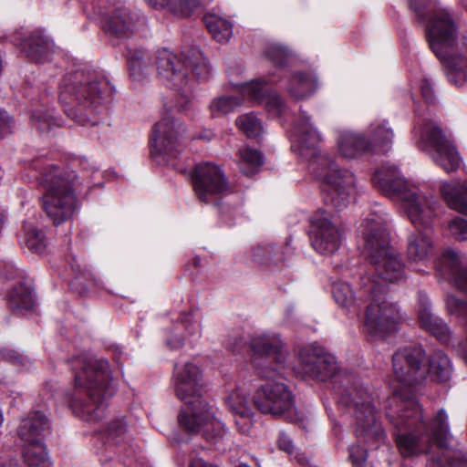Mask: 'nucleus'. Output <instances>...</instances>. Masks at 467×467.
Here are the masks:
<instances>
[{
    "mask_svg": "<svg viewBox=\"0 0 467 467\" xmlns=\"http://www.w3.org/2000/svg\"><path fill=\"white\" fill-rule=\"evenodd\" d=\"M341 402L353 409L358 438L372 448L379 447L385 440V433L377 420L371 396L365 390L354 389L342 396Z\"/></svg>",
    "mask_w": 467,
    "mask_h": 467,
    "instance_id": "12",
    "label": "nucleus"
},
{
    "mask_svg": "<svg viewBox=\"0 0 467 467\" xmlns=\"http://www.w3.org/2000/svg\"><path fill=\"white\" fill-rule=\"evenodd\" d=\"M366 142L369 152L385 153L393 143L394 131L387 120H375L368 127Z\"/></svg>",
    "mask_w": 467,
    "mask_h": 467,
    "instance_id": "24",
    "label": "nucleus"
},
{
    "mask_svg": "<svg viewBox=\"0 0 467 467\" xmlns=\"http://www.w3.org/2000/svg\"><path fill=\"white\" fill-rule=\"evenodd\" d=\"M59 99L62 103L70 104L74 101L85 108H96L102 100L99 83L91 79L84 72H76L64 79Z\"/></svg>",
    "mask_w": 467,
    "mask_h": 467,
    "instance_id": "15",
    "label": "nucleus"
},
{
    "mask_svg": "<svg viewBox=\"0 0 467 467\" xmlns=\"http://www.w3.org/2000/svg\"><path fill=\"white\" fill-rule=\"evenodd\" d=\"M461 1H462V3L463 6H464V7L466 8V10H467V0H461Z\"/></svg>",
    "mask_w": 467,
    "mask_h": 467,
    "instance_id": "60",
    "label": "nucleus"
},
{
    "mask_svg": "<svg viewBox=\"0 0 467 467\" xmlns=\"http://www.w3.org/2000/svg\"><path fill=\"white\" fill-rule=\"evenodd\" d=\"M236 157L240 171L247 176H252L258 172L265 163L262 152L249 146L240 148Z\"/></svg>",
    "mask_w": 467,
    "mask_h": 467,
    "instance_id": "29",
    "label": "nucleus"
},
{
    "mask_svg": "<svg viewBox=\"0 0 467 467\" xmlns=\"http://www.w3.org/2000/svg\"><path fill=\"white\" fill-rule=\"evenodd\" d=\"M265 55L275 65L283 66L285 64L290 53L285 47L274 43L268 46Z\"/></svg>",
    "mask_w": 467,
    "mask_h": 467,
    "instance_id": "44",
    "label": "nucleus"
},
{
    "mask_svg": "<svg viewBox=\"0 0 467 467\" xmlns=\"http://www.w3.org/2000/svg\"><path fill=\"white\" fill-rule=\"evenodd\" d=\"M254 352V363L259 374L265 381L258 386L253 396L255 408L263 414H269L289 422H303L299 416L295 395L281 378L275 379L277 368H272L268 362H275L278 367L285 363L286 353L283 349V343L275 335H261L254 337L250 342Z\"/></svg>",
    "mask_w": 467,
    "mask_h": 467,
    "instance_id": "2",
    "label": "nucleus"
},
{
    "mask_svg": "<svg viewBox=\"0 0 467 467\" xmlns=\"http://www.w3.org/2000/svg\"><path fill=\"white\" fill-rule=\"evenodd\" d=\"M420 90H421L422 97L425 99L426 102H428V103L433 102L434 93H433V89H432L431 85L429 82V80L425 79L422 81V83L420 85Z\"/></svg>",
    "mask_w": 467,
    "mask_h": 467,
    "instance_id": "54",
    "label": "nucleus"
},
{
    "mask_svg": "<svg viewBox=\"0 0 467 467\" xmlns=\"http://www.w3.org/2000/svg\"><path fill=\"white\" fill-rule=\"evenodd\" d=\"M204 22L207 29L216 41L225 43L232 37L233 26L226 19L213 14H208L204 17Z\"/></svg>",
    "mask_w": 467,
    "mask_h": 467,
    "instance_id": "33",
    "label": "nucleus"
},
{
    "mask_svg": "<svg viewBox=\"0 0 467 467\" xmlns=\"http://www.w3.org/2000/svg\"><path fill=\"white\" fill-rule=\"evenodd\" d=\"M317 87V83L315 76L311 73L298 72L290 78L286 89L296 99H303L312 95Z\"/></svg>",
    "mask_w": 467,
    "mask_h": 467,
    "instance_id": "28",
    "label": "nucleus"
},
{
    "mask_svg": "<svg viewBox=\"0 0 467 467\" xmlns=\"http://www.w3.org/2000/svg\"><path fill=\"white\" fill-rule=\"evenodd\" d=\"M0 467H15V466L10 465V464H9V465H7V464H4V465H2V466H0Z\"/></svg>",
    "mask_w": 467,
    "mask_h": 467,
    "instance_id": "62",
    "label": "nucleus"
},
{
    "mask_svg": "<svg viewBox=\"0 0 467 467\" xmlns=\"http://www.w3.org/2000/svg\"><path fill=\"white\" fill-rule=\"evenodd\" d=\"M180 135L181 130L176 128L171 118H163L157 122L150 140L151 157L159 163L169 162L175 158L180 150Z\"/></svg>",
    "mask_w": 467,
    "mask_h": 467,
    "instance_id": "16",
    "label": "nucleus"
},
{
    "mask_svg": "<svg viewBox=\"0 0 467 467\" xmlns=\"http://www.w3.org/2000/svg\"><path fill=\"white\" fill-rule=\"evenodd\" d=\"M155 8L167 7L171 12L189 16L200 5V0H146Z\"/></svg>",
    "mask_w": 467,
    "mask_h": 467,
    "instance_id": "34",
    "label": "nucleus"
},
{
    "mask_svg": "<svg viewBox=\"0 0 467 467\" xmlns=\"http://www.w3.org/2000/svg\"><path fill=\"white\" fill-rule=\"evenodd\" d=\"M225 402L238 431L243 434L249 433L254 425V413L249 405L246 389L243 387L235 388L227 395Z\"/></svg>",
    "mask_w": 467,
    "mask_h": 467,
    "instance_id": "22",
    "label": "nucleus"
},
{
    "mask_svg": "<svg viewBox=\"0 0 467 467\" xmlns=\"http://www.w3.org/2000/svg\"><path fill=\"white\" fill-rule=\"evenodd\" d=\"M7 302L14 310L29 309L34 305L33 289L25 284H18L8 291Z\"/></svg>",
    "mask_w": 467,
    "mask_h": 467,
    "instance_id": "31",
    "label": "nucleus"
},
{
    "mask_svg": "<svg viewBox=\"0 0 467 467\" xmlns=\"http://www.w3.org/2000/svg\"><path fill=\"white\" fill-rule=\"evenodd\" d=\"M332 295L336 303L343 308H350L358 300L350 285L345 282L334 283Z\"/></svg>",
    "mask_w": 467,
    "mask_h": 467,
    "instance_id": "37",
    "label": "nucleus"
},
{
    "mask_svg": "<svg viewBox=\"0 0 467 467\" xmlns=\"http://www.w3.org/2000/svg\"><path fill=\"white\" fill-rule=\"evenodd\" d=\"M23 458L29 467H46L48 465L47 453L44 442L23 444Z\"/></svg>",
    "mask_w": 467,
    "mask_h": 467,
    "instance_id": "35",
    "label": "nucleus"
},
{
    "mask_svg": "<svg viewBox=\"0 0 467 467\" xmlns=\"http://www.w3.org/2000/svg\"><path fill=\"white\" fill-rule=\"evenodd\" d=\"M239 467H248L246 464H241Z\"/></svg>",
    "mask_w": 467,
    "mask_h": 467,
    "instance_id": "63",
    "label": "nucleus"
},
{
    "mask_svg": "<svg viewBox=\"0 0 467 467\" xmlns=\"http://www.w3.org/2000/svg\"><path fill=\"white\" fill-rule=\"evenodd\" d=\"M457 27L445 9H439L428 24L432 51L444 64L447 78L456 86L467 81V33L456 36Z\"/></svg>",
    "mask_w": 467,
    "mask_h": 467,
    "instance_id": "6",
    "label": "nucleus"
},
{
    "mask_svg": "<svg viewBox=\"0 0 467 467\" xmlns=\"http://www.w3.org/2000/svg\"><path fill=\"white\" fill-rule=\"evenodd\" d=\"M235 88L242 94V97L222 96L213 100L210 108L213 117H220L232 112L241 106L244 99L263 103L272 116L284 114L285 106L282 98L262 79L238 84L235 85Z\"/></svg>",
    "mask_w": 467,
    "mask_h": 467,
    "instance_id": "11",
    "label": "nucleus"
},
{
    "mask_svg": "<svg viewBox=\"0 0 467 467\" xmlns=\"http://www.w3.org/2000/svg\"><path fill=\"white\" fill-rule=\"evenodd\" d=\"M450 234L458 241L467 240V221L456 217L449 223Z\"/></svg>",
    "mask_w": 467,
    "mask_h": 467,
    "instance_id": "46",
    "label": "nucleus"
},
{
    "mask_svg": "<svg viewBox=\"0 0 467 467\" xmlns=\"http://www.w3.org/2000/svg\"><path fill=\"white\" fill-rule=\"evenodd\" d=\"M192 180L195 193L203 202H208L214 195L229 189L220 167L210 162L197 165Z\"/></svg>",
    "mask_w": 467,
    "mask_h": 467,
    "instance_id": "18",
    "label": "nucleus"
},
{
    "mask_svg": "<svg viewBox=\"0 0 467 467\" xmlns=\"http://www.w3.org/2000/svg\"><path fill=\"white\" fill-rule=\"evenodd\" d=\"M410 6L413 9L418 15H421V10L426 7L431 0H409Z\"/></svg>",
    "mask_w": 467,
    "mask_h": 467,
    "instance_id": "55",
    "label": "nucleus"
},
{
    "mask_svg": "<svg viewBox=\"0 0 467 467\" xmlns=\"http://www.w3.org/2000/svg\"><path fill=\"white\" fill-rule=\"evenodd\" d=\"M235 122L248 138H258L263 133V125L254 113L243 114L236 119Z\"/></svg>",
    "mask_w": 467,
    "mask_h": 467,
    "instance_id": "36",
    "label": "nucleus"
},
{
    "mask_svg": "<svg viewBox=\"0 0 467 467\" xmlns=\"http://www.w3.org/2000/svg\"><path fill=\"white\" fill-rule=\"evenodd\" d=\"M0 355L3 359L10 362L18 369L27 368L31 364L30 360L26 357L10 348H2L0 350Z\"/></svg>",
    "mask_w": 467,
    "mask_h": 467,
    "instance_id": "43",
    "label": "nucleus"
},
{
    "mask_svg": "<svg viewBox=\"0 0 467 467\" xmlns=\"http://www.w3.org/2000/svg\"><path fill=\"white\" fill-rule=\"evenodd\" d=\"M12 132V119L4 110L0 111V136H5Z\"/></svg>",
    "mask_w": 467,
    "mask_h": 467,
    "instance_id": "49",
    "label": "nucleus"
},
{
    "mask_svg": "<svg viewBox=\"0 0 467 467\" xmlns=\"http://www.w3.org/2000/svg\"><path fill=\"white\" fill-rule=\"evenodd\" d=\"M189 67L199 80H205L211 75V67L207 58L198 48L183 52L180 57L168 50H162L157 56L159 76L170 88L183 90L190 87Z\"/></svg>",
    "mask_w": 467,
    "mask_h": 467,
    "instance_id": "10",
    "label": "nucleus"
},
{
    "mask_svg": "<svg viewBox=\"0 0 467 467\" xmlns=\"http://www.w3.org/2000/svg\"><path fill=\"white\" fill-rule=\"evenodd\" d=\"M393 424L397 429V446L405 457L429 452L431 443L444 448L451 438L446 411L441 409L427 424L423 420L421 407L414 400L402 405L401 412L393 420Z\"/></svg>",
    "mask_w": 467,
    "mask_h": 467,
    "instance_id": "5",
    "label": "nucleus"
},
{
    "mask_svg": "<svg viewBox=\"0 0 467 467\" xmlns=\"http://www.w3.org/2000/svg\"><path fill=\"white\" fill-rule=\"evenodd\" d=\"M166 344L170 349L177 350L183 346V340L178 334L171 332L166 339Z\"/></svg>",
    "mask_w": 467,
    "mask_h": 467,
    "instance_id": "52",
    "label": "nucleus"
},
{
    "mask_svg": "<svg viewBox=\"0 0 467 467\" xmlns=\"http://www.w3.org/2000/svg\"><path fill=\"white\" fill-rule=\"evenodd\" d=\"M292 150L309 160L310 169L322 182L325 202L337 209L346 207L355 192V175L337 169L335 161L326 154H318L321 136L309 117L303 114L290 130Z\"/></svg>",
    "mask_w": 467,
    "mask_h": 467,
    "instance_id": "3",
    "label": "nucleus"
},
{
    "mask_svg": "<svg viewBox=\"0 0 467 467\" xmlns=\"http://www.w3.org/2000/svg\"><path fill=\"white\" fill-rule=\"evenodd\" d=\"M127 58L130 75L134 78H137L143 73L149 64L148 57L141 50H129Z\"/></svg>",
    "mask_w": 467,
    "mask_h": 467,
    "instance_id": "40",
    "label": "nucleus"
},
{
    "mask_svg": "<svg viewBox=\"0 0 467 467\" xmlns=\"http://www.w3.org/2000/svg\"><path fill=\"white\" fill-rule=\"evenodd\" d=\"M5 214L0 213V232L2 231V229L4 228L5 226Z\"/></svg>",
    "mask_w": 467,
    "mask_h": 467,
    "instance_id": "58",
    "label": "nucleus"
},
{
    "mask_svg": "<svg viewBox=\"0 0 467 467\" xmlns=\"http://www.w3.org/2000/svg\"><path fill=\"white\" fill-rule=\"evenodd\" d=\"M101 23L107 34L118 38H128L143 25L144 19L140 11L119 6L104 14Z\"/></svg>",
    "mask_w": 467,
    "mask_h": 467,
    "instance_id": "19",
    "label": "nucleus"
},
{
    "mask_svg": "<svg viewBox=\"0 0 467 467\" xmlns=\"http://www.w3.org/2000/svg\"><path fill=\"white\" fill-rule=\"evenodd\" d=\"M420 320L421 325L429 330H433L437 324V319L427 309H424L420 313Z\"/></svg>",
    "mask_w": 467,
    "mask_h": 467,
    "instance_id": "50",
    "label": "nucleus"
},
{
    "mask_svg": "<svg viewBox=\"0 0 467 467\" xmlns=\"http://www.w3.org/2000/svg\"><path fill=\"white\" fill-rule=\"evenodd\" d=\"M252 257L258 263H269L275 256V247L269 244L258 245L252 249Z\"/></svg>",
    "mask_w": 467,
    "mask_h": 467,
    "instance_id": "45",
    "label": "nucleus"
},
{
    "mask_svg": "<svg viewBox=\"0 0 467 467\" xmlns=\"http://www.w3.org/2000/svg\"><path fill=\"white\" fill-rule=\"evenodd\" d=\"M49 430V421L40 411L28 413L17 427L16 433L23 444L44 442L46 433Z\"/></svg>",
    "mask_w": 467,
    "mask_h": 467,
    "instance_id": "23",
    "label": "nucleus"
},
{
    "mask_svg": "<svg viewBox=\"0 0 467 467\" xmlns=\"http://www.w3.org/2000/svg\"><path fill=\"white\" fill-rule=\"evenodd\" d=\"M32 125L41 133H47L57 125V120L49 109L45 112L36 110L32 115Z\"/></svg>",
    "mask_w": 467,
    "mask_h": 467,
    "instance_id": "41",
    "label": "nucleus"
},
{
    "mask_svg": "<svg viewBox=\"0 0 467 467\" xmlns=\"http://www.w3.org/2000/svg\"><path fill=\"white\" fill-rule=\"evenodd\" d=\"M37 180L45 189L43 209L53 223L57 225L70 218L76 209L77 174L50 166L39 174Z\"/></svg>",
    "mask_w": 467,
    "mask_h": 467,
    "instance_id": "8",
    "label": "nucleus"
},
{
    "mask_svg": "<svg viewBox=\"0 0 467 467\" xmlns=\"http://www.w3.org/2000/svg\"><path fill=\"white\" fill-rule=\"evenodd\" d=\"M446 306L450 314L467 317V303L454 296H448ZM458 352L467 363V343H460L458 345Z\"/></svg>",
    "mask_w": 467,
    "mask_h": 467,
    "instance_id": "38",
    "label": "nucleus"
},
{
    "mask_svg": "<svg viewBox=\"0 0 467 467\" xmlns=\"http://www.w3.org/2000/svg\"><path fill=\"white\" fill-rule=\"evenodd\" d=\"M441 264L445 269H439L451 278L460 289L467 291V263L462 265L458 254L452 250L444 252Z\"/></svg>",
    "mask_w": 467,
    "mask_h": 467,
    "instance_id": "26",
    "label": "nucleus"
},
{
    "mask_svg": "<svg viewBox=\"0 0 467 467\" xmlns=\"http://www.w3.org/2000/svg\"><path fill=\"white\" fill-rule=\"evenodd\" d=\"M373 182L385 195L402 201L409 219L416 227L425 228L423 232L416 230L410 234L407 242L410 262L424 265L433 254L428 227L437 214V202L432 195L420 192L416 185L405 181L394 165H383L375 172Z\"/></svg>",
    "mask_w": 467,
    "mask_h": 467,
    "instance_id": "1",
    "label": "nucleus"
},
{
    "mask_svg": "<svg viewBox=\"0 0 467 467\" xmlns=\"http://www.w3.org/2000/svg\"><path fill=\"white\" fill-rule=\"evenodd\" d=\"M387 223V214L379 210L366 217L359 229L365 241L364 250L376 275L382 280L380 285L385 286V283H398L405 277V265L399 253L389 245Z\"/></svg>",
    "mask_w": 467,
    "mask_h": 467,
    "instance_id": "7",
    "label": "nucleus"
},
{
    "mask_svg": "<svg viewBox=\"0 0 467 467\" xmlns=\"http://www.w3.org/2000/svg\"><path fill=\"white\" fill-rule=\"evenodd\" d=\"M441 192L447 205L459 213H467V182H443Z\"/></svg>",
    "mask_w": 467,
    "mask_h": 467,
    "instance_id": "27",
    "label": "nucleus"
},
{
    "mask_svg": "<svg viewBox=\"0 0 467 467\" xmlns=\"http://www.w3.org/2000/svg\"><path fill=\"white\" fill-rule=\"evenodd\" d=\"M451 363L448 356L442 351L435 352L430 358V376L437 381L443 382L451 376Z\"/></svg>",
    "mask_w": 467,
    "mask_h": 467,
    "instance_id": "32",
    "label": "nucleus"
},
{
    "mask_svg": "<svg viewBox=\"0 0 467 467\" xmlns=\"http://www.w3.org/2000/svg\"><path fill=\"white\" fill-rule=\"evenodd\" d=\"M74 366L80 368L76 372L75 384L77 387H83L89 390L90 400L97 403L99 398H104L107 393V387L109 383L110 374L109 363L106 360L96 359L88 356L74 360Z\"/></svg>",
    "mask_w": 467,
    "mask_h": 467,
    "instance_id": "13",
    "label": "nucleus"
},
{
    "mask_svg": "<svg viewBox=\"0 0 467 467\" xmlns=\"http://www.w3.org/2000/svg\"><path fill=\"white\" fill-rule=\"evenodd\" d=\"M431 467H444L441 461L432 462Z\"/></svg>",
    "mask_w": 467,
    "mask_h": 467,
    "instance_id": "59",
    "label": "nucleus"
},
{
    "mask_svg": "<svg viewBox=\"0 0 467 467\" xmlns=\"http://www.w3.org/2000/svg\"><path fill=\"white\" fill-rule=\"evenodd\" d=\"M73 410L80 415L81 417H86L88 420H96L99 419V414L97 410H99V406L96 404L92 405H84L78 403H74L72 405Z\"/></svg>",
    "mask_w": 467,
    "mask_h": 467,
    "instance_id": "47",
    "label": "nucleus"
},
{
    "mask_svg": "<svg viewBox=\"0 0 467 467\" xmlns=\"http://www.w3.org/2000/svg\"><path fill=\"white\" fill-rule=\"evenodd\" d=\"M172 385L176 396L185 405L179 414L180 424L189 431H202L206 440L218 443L225 434V426L215 418L212 407L202 399L203 378L201 368L192 361L176 363Z\"/></svg>",
    "mask_w": 467,
    "mask_h": 467,
    "instance_id": "4",
    "label": "nucleus"
},
{
    "mask_svg": "<svg viewBox=\"0 0 467 467\" xmlns=\"http://www.w3.org/2000/svg\"><path fill=\"white\" fill-rule=\"evenodd\" d=\"M420 148L430 146L434 149L433 160L447 172L454 171L461 166L462 159L455 146L447 140L441 130L433 122H427L420 129Z\"/></svg>",
    "mask_w": 467,
    "mask_h": 467,
    "instance_id": "14",
    "label": "nucleus"
},
{
    "mask_svg": "<svg viewBox=\"0 0 467 467\" xmlns=\"http://www.w3.org/2000/svg\"><path fill=\"white\" fill-rule=\"evenodd\" d=\"M277 443H278V447L281 450H283L288 453L292 452L294 446H293L291 438L287 434L280 433V435L278 437Z\"/></svg>",
    "mask_w": 467,
    "mask_h": 467,
    "instance_id": "53",
    "label": "nucleus"
},
{
    "mask_svg": "<svg viewBox=\"0 0 467 467\" xmlns=\"http://www.w3.org/2000/svg\"><path fill=\"white\" fill-rule=\"evenodd\" d=\"M367 455V451L362 446H352L350 448L349 457L352 461L353 467H365Z\"/></svg>",
    "mask_w": 467,
    "mask_h": 467,
    "instance_id": "48",
    "label": "nucleus"
},
{
    "mask_svg": "<svg viewBox=\"0 0 467 467\" xmlns=\"http://www.w3.org/2000/svg\"><path fill=\"white\" fill-rule=\"evenodd\" d=\"M3 420H4V419H3V414H2V412L0 411V426H1V425H2V423H3Z\"/></svg>",
    "mask_w": 467,
    "mask_h": 467,
    "instance_id": "61",
    "label": "nucleus"
},
{
    "mask_svg": "<svg viewBox=\"0 0 467 467\" xmlns=\"http://www.w3.org/2000/svg\"><path fill=\"white\" fill-rule=\"evenodd\" d=\"M24 244L28 250L36 254H42L47 246L44 233L36 228L26 230Z\"/></svg>",
    "mask_w": 467,
    "mask_h": 467,
    "instance_id": "39",
    "label": "nucleus"
},
{
    "mask_svg": "<svg viewBox=\"0 0 467 467\" xmlns=\"http://www.w3.org/2000/svg\"><path fill=\"white\" fill-rule=\"evenodd\" d=\"M424 351L420 348H408L393 356V369L398 379L405 385H412L424 378L420 364Z\"/></svg>",
    "mask_w": 467,
    "mask_h": 467,
    "instance_id": "20",
    "label": "nucleus"
},
{
    "mask_svg": "<svg viewBox=\"0 0 467 467\" xmlns=\"http://www.w3.org/2000/svg\"><path fill=\"white\" fill-rule=\"evenodd\" d=\"M385 285L378 284L370 275H363L358 291L359 300H368L363 327L372 338L385 337L396 327L399 318L397 306L384 296Z\"/></svg>",
    "mask_w": 467,
    "mask_h": 467,
    "instance_id": "9",
    "label": "nucleus"
},
{
    "mask_svg": "<svg viewBox=\"0 0 467 467\" xmlns=\"http://www.w3.org/2000/svg\"><path fill=\"white\" fill-rule=\"evenodd\" d=\"M310 238L313 248L322 254H332L339 248L341 232L327 211L320 210L313 215Z\"/></svg>",
    "mask_w": 467,
    "mask_h": 467,
    "instance_id": "17",
    "label": "nucleus"
},
{
    "mask_svg": "<svg viewBox=\"0 0 467 467\" xmlns=\"http://www.w3.org/2000/svg\"><path fill=\"white\" fill-rule=\"evenodd\" d=\"M126 425L121 420H113L109 423L104 436L108 442L119 444L126 439Z\"/></svg>",
    "mask_w": 467,
    "mask_h": 467,
    "instance_id": "42",
    "label": "nucleus"
},
{
    "mask_svg": "<svg viewBox=\"0 0 467 467\" xmlns=\"http://www.w3.org/2000/svg\"><path fill=\"white\" fill-rule=\"evenodd\" d=\"M21 49L38 63L47 61L50 54L49 43L39 35L24 39L21 42Z\"/></svg>",
    "mask_w": 467,
    "mask_h": 467,
    "instance_id": "30",
    "label": "nucleus"
},
{
    "mask_svg": "<svg viewBox=\"0 0 467 467\" xmlns=\"http://www.w3.org/2000/svg\"><path fill=\"white\" fill-rule=\"evenodd\" d=\"M243 343V340H239L237 341L236 343L234 344H232V343H229V349L232 350V351H238L239 350V348H240V345Z\"/></svg>",
    "mask_w": 467,
    "mask_h": 467,
    "instance_id": "57",
    "label": "nucleus"
},
{
    "mask_svg": "<svg viewBox=\"0 0 467 467\" xmlns=\"http://www.w3.org/2000/svg\"><path fill=\"white\" fill-rule=\"evenodd\" d=\"M185 330L187 331L191 340L194 341L201 337L202 326L197 320L188 323L185 327Z\"/></svg>",
    "mask_w": 467,
    "mask_h": 467,
    "instance_id": "51",
    "label": "nucleus"
},
{
    "mask_svg": "<svg viewBox=\"0 0 467 467\" xmlns=\"http://www.w3.org/2000/svg\"><path fill=\"white\" fill-rule=\"evenodd\" d=\"M66 112L69 117L76 119V121L81 125H87L88 123V119L85 116L76 114L73 109H66Z\"/></svg>",
    "mask_w": 467,
    "mask_h": 467,
    "instance_id": "56",
    "label": "nucleus"
},
{
    "mask_svg": "<svg viewBox=\"0 0 467 467\" xmlns=\"http://www.w3.org/2000/svg\"><path fill=\"white\" fill-rule=\"evenodd\" d=\"M301 370L312 378L326 379L336 374L337 365L333 355L311 348L299 353Z\"/></svg>",
    "mask_w": 467,
    "mask_h": 467,
    "instance_id": "21",
    "label": "nucleus"
},
{
    "mask_svg": "<svg viewBox=\"0 0 467 467\" xmlns=\"http://www.w3.org/2000/svg\"><path fill=\"white\" fill-rule=\"evenodd\" d=\"M337 152L346 159H355L369 152L366 137L351 130L341 131L337 138Z\"/></svg>",
    "mask_w": 467,
    "mask_h": 467,
    "instance_id": "25",
    "label": "nucleus"
}]
</instances>
